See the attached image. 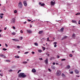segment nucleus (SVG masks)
<instances>
[{
    "mask_svg": "<svg viewBox=\"0 0 80 80\" xmlns=\"http://www.w3.org/2000/svg\"><path fill=\"white\" fill-rule=\"evenodd\" d=\"M4 30H7V27H6L4 28Z\"/></svg>",
    "mask_w": 80,
    "mask_h": 80,
    "instance_id": "603ef678",
    "label": "nucleus"
},
{
    "mask_svg": "<svg viewBox=\"0 0 80 80\" xmlns=\"http://www.w3.org/2000/svg\"><path fill=\"white\" fill-rule=\"evenodd\" d=\"M12 40H13V41H15V42H18L19 41L17 39H12Z\"/></svg>",
    "mask_w": 80,
    "mask_h": 80,
    "instance_id": "f8f14e48",
    "label": "nucleus"
},
{
    "mask_svg": "<svg viewBox=\"0 0 80 80\" xmlns=\"http://www.w3.org/2000/svg\"><path fill=\"white\" fill-rule=\"evenodd\" d=\"M75 35L73 33L72 35V37L73 39H75Z\"/></svg>",
    "mask_w": 80,
    "mask_h": 80,
    "instance_id": "ddd939ff",
    "label": "nucleus"
},
{
    "mask_svg": "<svg viewBox=\"0 0 80 80\" xmlns=\"http://www.w3.org/2000/svg\"><path fill=\"white\" fill-rule=\"evenodd\" d=\"M11 23H15V18H12L11 20Z\"/></svg>",
    "mask_w": 80,
    "mask_h": 80,
    "instance_id": "7ed1b4c3",
    "label": "nucleus"
},
{
    "mask_svg": "<svg viewBox=\"0 0 80 80\" xmlns=\"http://www.w3.org/2000/svg\"><path fill=\"white\" fill-rule=\"evenodd\" d=\"M2 50H4L5 51H6V50H7V49L6 48H4L2 49Z\"/></svg>",
    "mask_w": 80,
    "mask_h": 80,
    "instance_id": "cd10ccee",
    "label": "nucleus"
},
{
    "mask_svg": "<svg viewBox=\"0 0 80 80\" xmlns=\"http://www.w3.org/2000/svg\"><path fill=\"white\" fill-rule=\"evenodd\" d=\"M0 17H1V18H3V16H0Z\"/></svg>",
    "mask_w": 80,
    "mask_h": 80,
    "instance_id": "37998d69",
    "label": "nucleus"
},
{
    "mask_svg": "<svg viewBox=\"0 0 80 80\" xmlns=\"http://www.w3.org/2000/svg\"><path fill=\"white\" fill-rule=\"evenodd\" d=\"M61 61H65L66 60V59L65 58L62 59L61 60Z\"/></svg>",
    "mask_w": 80,
    "mask_h": 80,
    "instance_id": "412c9836",
    "label": "nucleus"
},
{
    "mask_svg": "<svg viewBox=\"0 0 80 80\" xmlns=\"http://www.w3.org/2000/svg\"><path fill=\"white\" fill-rule=\"evenodd\" d=\"M40 59V60H42V58H39V60Z\"/></svg>",
    "mask_w": 80,
    "mask_h": 80,
    "instance_id": "052dcab7",
    "label": "nucleus"
},
{
    "mask_svg": "<svg viewBox=\"0 0 80 80\" xmlns=\"http://www.w3.org/2000/svg\"><path fill=\"white\" fill-rule=\"evenodd\" d=\"M75 72L76 73V74H78V73H79V71L77 69L75 70Z\"/></svg>",
    "mask_w": 80,
    "mask_h": 80,
    "instance_id": "0eeeda50",
    "label": "nucleus"
},
{
    "mask_svg": "<svg viewBox=\"0 0 80 80\" xmlns=\"http://www.w3.org/2000/svg\"><path fill=\"white\" fill-rule=\"evenodd\" d=\"M45 5V4L43 3H42L41 4V6H42L43 7H44V6Z\"/></svg>",
    "mask_w": 80,
    "mask_h": 80,
    "instance_id": "b1692460",
    "label": "nucleus"
},
{
    "mask_svg": "<svg viewBox=\"0 0 80 80\" xmlns=\"http://www.w3.org/2000/svg\"><path fill=\"white\" fill-rule=\"evenodd\" d=\"M0 76H2V74L1 73H0Z\"/></svg>",
    "mask_w": 80,
    "mask_h": 80,
    "instance_id": "bf43d9fd",
    "label": "nucleus"
},
{
    "mask_svg": "<svg viewBox=\"0 0 80 80\" xmlns=\"http://www.w3.org/2000/svg\"><path fill=\"white\" fill-rule=\"evenodd\" d=\"M57 43V42H54V45H56Z\"/></svg>",
    "mask_w": 80,
    "mask_h": 80,
    "instance_id": "58836bf2",
    "label": "nucleus"
},
{
    "mask_svg": "<svg viewBox=\"0 0 80 80\" xmlns=\"http://www.w3.org/2000/svg\"><path fill=\"white\" fill-rule=\"evenodd\" d=\"M76 77H80V76H77H77H76Z\"/></svg>",
    "mask_w": 80,
    "mask_h": 80,
    "instance_id": "6e6d98bb",
    "label": "nucleus"
},
{
    "mask_svg": "<svg viewBox=\"0 0 80 80\" xmlns=\"http://www.w3.org/2000/svg\"><path fill=\"white\" fill-rule=\"evenodd\" d=\"M51 4L52 5H55V3H54V2H53V1H51Z\"/></svg>",
    "mask_w": 80,
    "mask_h": 80,
    "instance_id": "2eb2a0df",
    "label": "nucleus"
},
{
    "mask_svg": "<svg viewBox=\"0 0 80 80\" xmlns=\"http://www.w3.org/2000/svg\"><path fill=\"white\" fill-rule=\"evenodd\" d=\"M69 73H70V74H73V72L72 71L71 72H70Z\"/></svg>",
    "mask_w": 80,
    "mask_h": 80,
    "instance_id": "72a5a7b5",
    "label": "nucleus"
},
{
    "mask_svg": "<svg viewBox=\"0 0 80 80\" xmlns=\"http://www.w3.org/2000/svg\"><path fill=\"white\" fill-rule=\"evenodd\" d=\"M17 48H20V46H18L17 47Z\"/></svg>",
    "mask_w": 80,
    "mask_h": 80,
    "instance_id": "a19ab883",
    "label": "nucleus"
},
{
    "mask_svg": "<svg viewBox=\"0 0 80 80\" xmlns=\"http://www.w3.org/2000/svg\"><path fill=\"white\" fill-rule=\"evenodd\" d=\"M6 61L7 62H10V61L8 60H6Z\"/></svg>",
    "mask_w": 80,
    "mask_h": 80,
    "instance_id": "2f4dec72",
    "label": "nucleus"
},
{
    "mask_svg": "<svg viewBox=\"0 0 80 80\" xmlns=\"http://www.w3.org/2000/svg\"><path fill=\"white\" fill-rule=\"evenodd\" d=\"M27 20H28V22H31V20H30L29 19H28Z\"/></svg>",
    "mask_w": 80,
    "mask_h": 80,
    "instance_id": "e433bc0d",
    "label": "nucleus"
},
{
    "mask_svg": "<svg viewBox=\"0 0 80 80\" xmlns=\"http://www.w3.org/2000/svg\"><path fill=\"white\" fill-rule=\"evenodd\" d=\"M54 47H57V45L55 44V45H54Z\"/></svg>",
    "mask_w": 80,
    "mask_h": 80,
    "instance_id": "8fccbe9b",
    "label": "nucleus"
},
{
    "mask_svg": "<svg viewBox=\"0 0 80 80\" xmlns=\"http://www.w3.org/2000/svg\"><path fill=\"white\" fill-rule=\"evenodd\" d=\"M39 5H42V3L40 2H39Z\"/></svg>",
    "mask_w": 80,
    "mask_h": 80,
    "instance_id": "09e8293b",
    "label": "nucleus"
},
{
    "mask_svg": "<svg viewBox=\"0 0 80 80\" xmlns=\"http://www.w3.org/2000/svg\"><path fill=\"white\" fill-rule=\"evenodd\" d=\"M20 32L21 33H23V31H22V30H21L20 31Z\"/></svg>",
    "mask_w": 80,
    "mask_h": 80,
    "instance_id": "c03bdc74",
    "label": "nucleus"
},
{
    "mask_svg": "<svg viewBox=\"0 0 80 80\" xmlns=\"http://www.w3.org/2000/svg\"><path fill=\"white\" fill-rule=\"evenodd\" d=\"M57 58H60V56H57Z\"/></svg>",
    "mask_w": 80,
    "mask_h": 80,
    "instance_id": "4d7b16f0",
    "label": "nucleus"
},
{
    "mask_svg": "<svg viewBox=\"0 0 80 80\" xmlns=\"http://www.w3.org/2000/svg\"><path fill=\"white\" fill-rule=\"evenodd\" d=\"M5 46L6 47H8V45L7 44H5Z\"/></svg>",
    "mask_w": 80,
    "mask_h": 80,
    "instance_id": "de8ad7c7",
    "label": "nucleus"
},
{
    "mask_svg": "<svg viewBox=\"0 0 80 80\" xmlns=\"http://www.w3.org/2000/svg\"><path fill=\"white\" fill-rule=\"evenodd\" d=\"M27 33H32V31L30 30H27Z\"/></svg>",
    "mask_w": 80,
    "mask_h": 80,
    "instance_id": "6e6552de",
    "label": "nucleus"
},
{
    "mask_svg": "<svg viewBox=\"0 0 80 80\" xmlns=\"http://www.w3.org/2000/svg\"><path fill=\"white\" fill-rule=\"evenodd\" d=\"M51 68H52V69H55V67L54 66H51Z\"/></svg>",
    "mask_w": 80,
    "mask_h": 80,
    "instance_id": "dca6fc26",
    "label": "nucleus"
},
{
    "mask_svg": "<svg viewBox=\"0 0 80 80\" xmlns=\"http://www.w3.org/2000/svg\"><path fill=\"white\" fill-rule=\"evenodd\" d=\"M56 65H58V63H56Z\"/></svg>",
    "mask_w": 80,
    "mask_h": 80,
    "instance_id": "69168bd1",
    "label": "nucleus"
},
{
    "mask_svg": "<svg viewBox=\"0 0 80 80\" xmlns=\"http://www.w3.org/2000/svg\"><path fill=\"white\" fill-rule=\"evenodd\" d=\"M47 40L48 41H49V42L50 41L49 40V38H47Z\"/></svg>",
    "mask_w": 80,
    "mask_h": 80,
    "instance_id": "c9c22d12",
    "label": "nucleus"
},
{
    "mask_svg": "<svg viewBox=\"0 0 80 80\" xmlns=\"http://www.w3.org/2000/svg\"><path fill=\"white\" fill-rule=\"evenodd\" d=\"M12 28L14 29H15V27L14 26L12 27Z\"/></svg>",
    "mask_w": 80,
    "mask_h": 80,
    "instance_id": "79ce46f5",
    "label": "nucleus"
},
{
    "mask_svg": "<svg viewBox=\"0 0 80 80\" xmlns=\"http://www.w3.org/2000/svg\"><path fill=\"white\" fill-rule=\"evenodd\" d=\"M32 27V25H30V27Z\"/></svg>",
    "mask_w": 80,
    "mask_h": 80,
    "instance_id": "338daca9",
    "label": "nucleus"
},
{
    "mask_svg": "<svg viewBox=\"0 0 80 80\" xmlns=\"http://www.w3.org/2000/svg\"><path fill=\"white\" fill-rule=\"evenodd\" d=\"M28 53V52H26L24 53V54H27V53Z\"/></svg>",
    "mask_w": 80,
    "mask_h": 80,
    "instance_id": "473e14b6",
    "label": "nucleus"
},
{
    "mask_svg": "<svg viewBox=\"0 0 80 80\" xmlns=\"http://www.w3.org/2000/svg\"><path fill=\"white\" fill-rule=\"evenodd\" d=\"M45 63L46 64H48V58H47L45 61Z\"/></svg>",
    "mask_w": 80,
    "mask_h": 80,
    "instance_id": "1a4fd4ad",
    "label": "nucleus"
},
{
    "mask_svg": "<svg viewBox=\"0 0 80 80\" xmlns=\"http://www.w3.org/2000/svg\"><path fill=\"white\" fill-rule=\"evenodd\" d=\"M24 5L25 7H26L27 5V2L26 1H23Z\"/></svg>",
    "mask_w": 80,
    "mask_h": 80,
    "instance_id": "39448f33",
    "label": "nucleus"
},
{
    "mask_svg": "<svg viewBox=\"0 0 80 80\" xmlns=\"http://www.w3.org/2000/svg\"><path fill=\"white\" fill-rule=\"evenodd\" d=\"M27 23V22L26 21L24 22V24H25V23Z\"/></svg>",
    "mask_w": 80,
    "mask_h": 80,
    "instance_id": "5fc2aeb1",
    "label": "nucleus"
},
{
    "mask_svg": "<svg viewBox=\"0 0 80 80\" xmlns=\"http://www.w3.org/2000/svg\"><path fill=\"white\" fill-rule=\"evenodd\" d=\"M63 29H64V28H62L60 30H61V31H63Z\"/></svg>",
    "mask_w": 80,
    "mask_h": 80,
    "instance_id": "5701e85b",
    "label": "nucleus"
},
{
    "mask_svg": "<svg viewBox=\"0 0 80 80\" xmlns=\"http://www.w3.org/2000/svg\"><path fill=\"white\" fill-rule=\"evenodd\" d=\"M72 22L73 23H75L76 24H77V21L72 20Z\"/></svg>",
    "mask_w": 80,
    "mask_h": 80,
    "instance_id": "9d476101",
    "label": "nucleus"
},
{
    "mask_svg": "<svg viewBox=\"0 0 80 80\" xmlns=\"http://www.w3.org/2000/svg\"><path fill=\"white\" fill-rule=\"evenodd\" d=\"M19 56H15V58H19Z\"/></svg>",
    "mask_w": 80,
    "mask_h": 80,
    "instance_id": "bb28decb",
    "label": "nucleus"
},
{
    "mask_svg": "<svg viewBox=\"0 0 80 80\" xmlns=\"http://www.w3.org/2000/svg\"><path fill=\"white\" fill-rule=\"evenodd\" d=\"M0 57H3V58H6V57L3 54H1L0 55Z\"/></svg>",
    "mask_w": 80,
    "mask_h": 80,
    "instance_id": "423d86ee",
    "label": "nucleus"
},
{
    "mask_svg": "<svg viewBox=\"0 0 80 80\" xmlns=\"http://www.w3.org/2000/svg\"><path fill=\"white\" fill-rule=\"evenodd\" d=\"M69 56L70 57H73V56H72V54H69Z\"/></svg>",
    "mask_w": 80,
    "mask_h": 80,
    "instance_id": "c756f323",
    "label": "nucleus"
},
{
    "mask_svg": "<svg viewBox=\"0 0 80 80\" xmlns=\"http://www.w3.org/2000/svg\"><path fill=\"white\" fill-rule=\"evenodd\" d=\"M43 33V31H40L39 32V34H41V33Z\"/></svg>",
    "mask_w": 80,
    "mask_h": 80,
    "instance_id": "f3484780",
    "label": "nucleus"
},
{
    "mask_svg": "<svg viewBox=\"0 0 80 80\" xmlns=\"http://www.w3.org/2000/svg\"><path fill=\"white\" fill-rule=\"evenodd\" d=\"M2 32V30H0V32Z\"/></svg>",
    "mask_w": 80,
    "mask_h": 80,
    "instance_id": "774afa93",
    "label": "nucleus"
},
{
    "mask_svg": "<svg viewBox=\"0 0 80 80\" xmlns=\"http://www.w3.org/2000/svg\"><path fill=\"white\" fill-rule=\"evenodd\" d=\"M18 7L19 8H21L22 7V2H20L19 3H18Z\"/></svg>",
    "mask_w": 80,
    "mask_h": 80,
    "instance_id": "20e7f679",
    "label": "nucleus"
},
{
    "mask_svg": "<svg viewBox=\"0 0 80 80\" xmlns=\"http://www.w3.org/2000/svg\"><path fill=\"white\" fill-rule=\"evenodd\" d=\"M27 63V62H23V63H24V64H26Z\"/></svg>",
    "mask_w": 80,
    "mask_h": 80,
    "instance_id": "7c9ffc66",
    "label": "nucleus"
},
{
    "mask_svg": "<svg viewBox=\"0 0 80 80\" xmlns=\"http://www.w3.org/2000/svg\"><path fill=\"white\" fill-rule=\"evenodd\" d=\"M52 64H53V65H55V62H53V63H52Z\"/></svg>",
    "mask_w": 80,
    "mask_h": 80,
    "instance_id": "864d4df0",
    "label": "nucleus"
},
{
    "mask_svg": "<svg viewBox=\"0 0 80 80\" xmlns=\"http://www.w3.org/2000/svg\"><path fill=\"white\" fill-rule=\"evenodd\" d=\"M78 24H80V20H79V22H78Z\"/></svg>",
    "mask_w": 80,
    "mask_h": 80,
    "instance_id": "49530a36",
    "label": "nucleus"
},
{
    "mask_svg": "<svg viewBox=\"0 0 80 80\" xmlns=\"http://www.w3.org/2000/svg\"><path fill=\"white\" fill-rule=\"evenodd\" d=\"M32 72L33 73H35L36 72V70L35 69H32Z\"/></svg>",
    "mask_w": 80,
    "mask_h": 80,
    "instance_id": "4468645a",
    "label": "nucleus"
},
{
    "mask_svg": "<svg viewBox=\"0 0 80 80\" xmlns=\"http://www.w3.org/2000/svg\"><path fill=\"white\" fill-rule=\"evenodd\" d=\"M56 22H60V21H56Z\"/></svg>",
    "mask_w": 80,
    "mask_h": 80,
    "instance_id": "0e129e2a",
    "label": "nucleus"
},
{
    "mask_svg": "<svg viewBox=\"0 0 80 80\" xmlns=\"http://www.w3.org/2000/svg\"><path fill=\"white\" fill-rule=\"evenodd\" d=\"M61 71L59 70L57 71V72L56 73L57 75V76H60V75H61Z\"/></svg>",
    "mask_w": 80,
    "mask_h": 80,
    "instance_id": "f03ea898",
    "label": "nucleus"
},
{
    "mask_svg": "<svg viewBox=\"0 0 80 80\" xmlns=\"http://www.w3.org/2000/svg\"><path fill=\"white\" fill-rule=\"evenodd\" d=\"M18 71L20 72H21V70H19Z\"/></svg>",
    "mask_w": 80,
    "mask_h": 80,
    "instance_id": "e2e57ef3",
    "label": "nucleus"
},
{
    "mask_svg": "<svg viewBox=\"0 0 80 80\" xmlns=\"http://www.w3.org/2000/svg\"><path fill=\"white\" fill-rule=\"evenodd\" d=\"M62 77H65V75H64V74H63V73H62Z\"/></svg>",
    "mask_w": 80,
    "mask_h": 80,
    "instance_id": "4c0bfd02",
    "label": "nucleus"
},
{
    "mask_svg": "<svg viewBox=\"0 0 80 80\" xmlns=\"http://www.w3.org/2000/svg\"><path fill=\"white\" fill-rule=\"evenodd\" d=\"M76 15H80V12L77 13V14H75Z\"/></svg>",
    "mask_w": 80,
    "mask_h": 80,
    "instance_id": "6ab92c4d",
    "label": "nucleus"
},
{
    "mask_svg": "<svg viewBox=\"0 0 80 80\" xmlns=\"http://www.w3.org/2000/svg\"><path fill=\"white\" fill-rule=\"evenodd\" d=\"M48 70L49 72H50L51 71V69H50V68H48Z\"/></svg>",
    "mask_w": 80,
    "mask_h": 80,
    "instance_id": "ea45409f",
    "label": "nucleus"
},
{
    "mask_svg": "<svg viewBox=\"0 0 80 80\" xmlns=\"http://www.w3.org/2000/svg\"><path fill=\"white\" fill-rule=\"evenodd\" d=\"M32 54H35V52H32Z\"/></svg>",
    "mask_w": 80,
    "mask_h": 80,
    "instance_id": "a18cd8bd",
    "label": "nucleus"
},
{
    "mask_svg": "<svg viewBox=\"0 0 80 80\" xmlns=\"http://www.w3.org/2000/svg\"><path fill=\"white\" fill-rule=\"evenodd\" d=\"M12 35H14L15 34V32H12Z\"/></svg>",
    "mask_w": 80,
    "mask_h": 80,
    "instance_id": "f704fd0d",
    "label": "nucleus"
},
{
    "mask_svg": "<svg viewBox=\"0 0 80 80\" xmlns=\"http://www.w3.org/2000/svg\"><path fill=\"white\" fill-rule=\"evenodd\" d=\"M67 68L68 69H69V68H70V65H68L67 66Z\"/></svg>",
    "mask_w": 80,
    "mask_h": 80,
    "instance_id": "a211bd4d",
    "label": "nucleus"
},
{
    "mask_svg": "<svg viewBox=\"0 0 80 80\" xmlns=\"http://www.w3.org/2000/svg\"><path fill=\"white\" fill-rule=\"evenodd\" d=\"M17 10H14V13H17Z\"/></svg>",
    "mask_w": 80,
    "mask_h": 80,
    "instance_id": "a878e982",
    "label": "nucleus"
},
{
    "mask_svg": "<svg viewBox=\"0 0 80 80\" xmlns=\"http://www.w3.org/2000/svg\"><path fill=\"white\" fill-rule=\"evenodd\" d=\"M47 56L48 57H49V56H50V55L49 54H48L47 55Z\"/></svg>",
    "mask_w": 80,
    "mask_h": 80,
    "instance_id": "680f3d73",
    "label": "nucleus"
},
{
    "mask_svg": "<svg viewBox=\"0 0 80 80\" xmlns=\"http://www.w3.org/2000/svg\"><path fill=\"white\" fill-rule=\"evenodd\" d=\"M68 37L67 36H64V37L62 38V40H64V39H65V38H67Z\"/></svg>",
    "mask_w": 80,
    "mask_h": 80,
    "instance_id": "9b49d317",
    "label": "nucleus"
},
{
    "mask_svg": "<svg viewBox=\"0 0 80 80\" xmlns=\"http://www.w3.org/2000/svg\"><path fill=\"white\" fill-rule=\"evenodd\" d=\"M19 39H20L21 40H22L23 39V37H20L19 38Z\"/></svg>",
    "mask_w": 80,
    "mask_h": 80,
    "instance_id": "c85d7f7f",
    "label": "nucleus"
},
{
    "mask_svg": "<svg viewBox=\"0 0 80 80\" xmlns=\"http://www.w3.org/2000/svg\"><path fill=\"white\" fill-rule=\"evenodd\" d=\"M9 72H12V70H11V69L10 70H9Z\"/></svg>",
    "mask_w": 80,
    "mask_h": 80,
    "instance_id": "13d9d810",
    "label": "nucleus"
},
{
    "mask_svg": "<svg viewBox=\"0 0 80 80\" xmlns=\"http://www.w3.org/2000/svg\"><path fill=\"white\" fill-rule=\"evenodd\" d=\"M43 50L44 51L45 50V48L43 46L42 47Z\"/></svg>",
    "mask_w": 80,
    "mask_h": 80,
    "instance_id": "aec40b11",
    "label": "nucleus"
},
{
    "mask_svg": "<svg viewBox=\"0 0 80 80\" xmlns=\"http://www.w3.org/2000/svg\"><path fill=\"white\" fill-rule=\"evenodd\" d=\"M26 76L27 75L25 74L24 73H22L19 74L18 77L20 78H25Z\"/></svg>",
    "mask_w": 80,
    "mask_h": 80,
    "instance_id": "f257e3e1",
    "label": "nucleus"
},
{
    "mask_svg": "<svg viewBox=\"0 0 80 80\" xmlns=\"http://www.w3.org/2000/svg\"><path fill=\"white\" fill-rule=\"evenodd\" d=\"M38 52H39V53H41V52H42V51L41 50H38Z\"/></svg>",
    "mask_w": 80,
    "mask_h": 80,
    "instance_id": "393cba45",
    "label": "nucleus"
},
{
    "mask_svg": "<svg viewBox=\"0 0 80 80\" xmlns=\"http://www.w3.org/2000/svg\"><path fill=\"white\" fill-rule=\"evenodd\" d=\"M0 15H3V13H1L0 14Z\"/></svg>",
    "mask_w": 80,
    "mask_h": 80,
    "instance_id": "3c124183",
    "label": "nucleus"
},
{
    "mask_svg": "<svg viewBox=\"0 0 80 80\" xmlns=\"http://www.w3.org/2000/svg\"><path fill=\"white\" fill-rule=\"evenodd\" d=\"M34 45H36V46H38V43H35Z\"/></svg>",
    "mask_w": 80,
    "mask_h": 80,
    "instance_id": "4be33fe9",
    "label": "nucleus"
}]
</instances>
